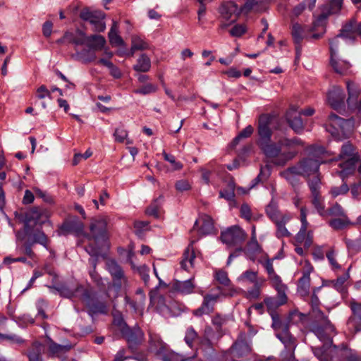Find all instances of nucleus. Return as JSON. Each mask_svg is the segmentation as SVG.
I'll list each match as a JSON object with an SVG mask.
<instances>
[{
  "mask_svg": "<svg viewBox=\"0 0 361 361\" xmlns=\"http://www.w3.org/2000/svg\"><path fill=\"white\" fill-rule=\"evenodd\" d=\"M292 216L290 214H284L282 219L281 218L278 221L274 222L276 226V235L277 238H284L290 236V233L286 228L285 225L288 223Z\"/></svg>",
  "mask_w": 361,
  "mask_h": 361,
  "instance_id": "obj_33",
  "label": "nucleus"
},
{
  "mask_svg": "<svg viewBox=\"0 0 361 361\" xmlns=\"http://www.w3.org/2000/svg\"><path fill=\"white\" fill-rule=\"evenodd\" d=\"M346 87L348 93L347 103L351 109H358L361 101H358V97L361 92L359 85L354 82L348 81Z\"/></svg>",
  "mask_w": 361,
  "mask_h": 361,
  "instance_id": "obj_21",
  "label": "nucleus"
},
{
  "mask_svg": "<svg viewBox=\"0 0 361 361\" xmlns=\"http://www.w3.org/2000/svg\"><path fill=\"white\" fill-rule=\"evenodd\" d=\"M109 39L113 47H123L125 44L123 40L118 35V25L116 21H113L109 32Z\"/></svg>",
  "mask_w": 361,
  "mask_h": 361,
  "instance_id": "obj_36",
  "label": "nucleus"
},
{
  "mask_svg": "<svg viewBox=\"0 0 361 361\" xmlns=\"http://www.w3.org/2000/svg\"><path fill=\"white\" fill-rule=\"evenodd\" d=\"M319 289V288H314V290L313 291V295L312 297V307L313 313H314L315 314L317 313L322 314V319L323 320L324 326H321L318 324L314 325L312 326V331L314 334V332L313 331L314 329L317 326H319L323 329V334L325 335V334L326 332V326H328V323L330 324L333 327H334V326L330 323V322L325 317H324L323 314L317 308V305L319 303V299H318L317 296L316 295L315 293H316V290H318Z\"/></svg>",
  "mask_w": 361,
  "mask_h": 361,
  "instance_id": "obj_34",
  "label": "nucleus"
},
{
  "mask_svg": "<svg viewBox=\"0 0 361 361\" xmlns=\"http://www.w3.org/2000/svg\"><path fill=\"white\" fill-rule=\"evenodd\" d=\"M219 196L221 198H224L227 200H231L235 196L234 183H229L226 189L220 191Z\"/></svg>",
  "mask_w": 361,
  "mask_h": 361,
  "instance_id": "obj_51",
  "label": "nucleus"
},
{
  "mask_svg": "<svg viewBox=\"0 0 361 361\" xmlns=\"http://www.w3.org/2000/svg\"><path fill=\"white\" fill-rule=\"evenodd\" d=\"M276 290L277 291L276 299L273 298H267L264 300L269 310H273L274 309L284 305L287 302V296L286 293L287 290V286H281L280 288H276Z\"/></svg>",
  "mask_w": 361,
  "mask_h": 361,
  "instance_id": "obj_23",
  "label": "nucleus"
},
{
  "mask_svg": "<svg viewBox=\"0 0 361 361\" xmlns=\"http://www.w3.org/2000/svg\"><path fill=\"white\" fill-rule=\"evenodd\" d=\"M130 264H131L132 268L135 270H137L139 272V274L142 276L143 280L145 282H147L149 279V276L148 274L149 268L146 265H142V266L137 267H135V265L134 264V263L133 262H131Z\"/></svg>",
  "mask_w": 361,
  "mask_h": 361,
  "instance_id": "obj_63",
  "label": "nucleus"
},
{
  "mask_svg": "<svg viewBox=\"0 0 361 361\" xmlns=\"http://www.w3.org/2000/svg\"><path fill=\"white\" fill-rule=\"evenodd\" d=\"M233 357H242L247 355L251 352L250 342L246 338L245 334H240L232 346Z\"/></svg>",
  "mask_w": 361,
  "mask_h": 361,
  "instance_id": "obj_18",
  "label": "nucleus"
},
{
  "mask_svg": "<svg viewBox=\"0 0 361 361\" xmlns=\"http://www.w3.org/2000/svg\"><path fill=\"white\" fill-rule=\"evenodd\" d=\"M217 293H209L204 295L203 301L201 306L194 310L193 314L197 317H201L204 314H209L214 310V305L221 300L222 297H225L226 294L223 293L221 287L216 288Z\"/></svg>",
  "mask_w": 361,
  "mask_h": 361,
  "instance_id": "obj_10",
  "label": "nucleus"
},
{
  "mask_svg": "<svg viewBox=\"0 0 361 361\" xmlns=\"http://www.w3.org/2000/svg\"><path fill=\"white\" fill-rule=\"evenodd\" d=\"M326 258L334 270H339L341 269V265L336 261V253L334 250H329L326 253Z\"/></svg>",
  "mask_w": 361,
  "mask_h": 361,
  "instance_id": "obj_56",
  "label": "nucleus"
},
{
  "mask_svg": "<svg viewBox=\"0 0 361 361\" xmlns=\"http://www.w3.org/2000/svg\"><path fill=\"white\" fill-rule=\"evenodd\" d=\"M346 245L350 251L355 252H359L361 250V238L355 240H346Z\"/></svg>",
  "mask_w": 361,
  "mask_h": 361,
  "instance_id": "obj_62",
  "label": "nucleus"
},
{
  "mask_svg": "<svg viewBox=\"0 0 361 361\" xmlns=\"http://www.w3.org/2000/svg\"><path fill=\"white\" fill-rule=\"evenodd\" d=\"M237 281L242 285L253 284V287L244 292V295L247 299L254 300L259 298L266 280L263 277H259L257 271L246 270L237 278Z\"/></svg>",
  "mask_w": 361,
  "mask_h": 361,
  "instance_id": "obj_4",
  "label": "nucleus"
},
{
  "mask_svg": "<svg viewBox=\"0 0 361 361\" xmlns=\"http://www.w3.org/2000/svg\"><path fill=\"white\" fill-rule=\"evenodd\" d=\"M315 336L323 343L322 347L312 348L313 353L320 361H361L355 354L345 345L337 347L332 345L331 337L334 327L328 323L326 334L319 326L314 329Z\"/></svg>",
  "mask_w": 361,
  "mask_h": 361,
  "instance_id": "obj_2",
  "label": "nucleus"
},
{
  "mask_svg": "<svg viewBox=\"0 0 361 361\" xmlns=\"http://www.w3.org/2000/svg\"><path fill=\"white\" fill-rule=\"evenodd\" d=\"M83 231V224L75 220L71 221H67L64 223L61 228L60 233L65 235L68 233H75L76 234H79Z\"/></svg>",
  "mask_w": 361,
  "mask_h": 361,
  "instance_id": "obj_35",
  "label": "nucleus"
},
{
  "mask_svg": "<svg viewBox=\"0 0 361 361\" xmlns=\"http://www.w3.org/2000/svg\"><path fill=\"white\" fill-rule=\"evenodd\" d=\"M266 212L273 222L278 221L281 218L282 219L285 214L279 212L276 204L273 201L267 207Z\"/></svg>",
  "mask_w": 361,
  "mask_h": 361,
  "instance_id": "obj_42",
  "label": "nucleus"
},
{
  "mask_svg": "<svg viewBox=\"0 0 361 361\" xmlns=\"http://www.w3.org/2000/svg\"><path fill=\"white\" fill-rule=\"evenodd\" d=\"M202 177L204 181L207 183H209L210 176L213 173H216L218 171L216 169V162L214 161L209 162L205 168L201 169Z\"/></svg>",
  "mask_w": 361,
  "mask_h": 361,
  "instance_id": "obj_44",
  "label": "nucleus"
},
{
  "mask_svg": "<svg viewBox=\"0 0 361 361\" xmlns=\"http://www.w3.org/2000/svg\"><path fill=\"white\" fill-rule=\"evenodd\" d=\"M193 279L194 277L183 281H177L173 284L175 290L185 295L193 293L195 288V285L192 282Z\"/></svg>",
  "mask_w": 361,
  "mask_h": 361,
  "instance_id": "obj_38",
  "label": "nucleus"
},
{
  "mask_svg": "<svg viewBox=\"0 0 361 361\" xmlns=\"http://www.w3.org/2000/svg\"><path fill=\"white\" fill-rule=\"evenodd\" d=\"M161 200H154L147 209L146 213L149 216L159 218L160 216Z\"/></svg>",
  "mask_w": 361,
  "mask_h": 361,
  "instance_id": "obj_46",
  "label": "nucleus"
},
{
  "mask_svg": "<svg viewBox=\"0 0 361 361\" xmlns=\"http://www.w3.org/2000/svg\"><path fill=\"white\" fill-rule=\"evenodd\" d=\"M297 114L296 109H291L287 113L286 118L291 128L299 133L302 131L304 126L301 118Z\"/></svg>",
  "mask_w": 361,
  "mask_h": 361,
  "instance_id": "obj_32",
  "label": "nucleus"
},
{
  "mask_svg": "<svg viewBox=\"0 0 361 361\" xmlns=\"http://www.w3.org/2000/svg\"><path fill=\"white\" fill-rule=\"evenodd\" d=\"M158 354L161 357L164 361H191L195 355L191 357H184L183 355L177 354L174 352H169L166 345H162L158 350Z\"/></svg>",
  "mask_w": 361,
  "mask_h": 361,
  "instance_id": "obj_30",
  "label": "nucleus"
},
{
  "mask_svg": "<svg viewBox=\"0 0 361 361\" xmlns=\"http://www.w3.org/2000/svg\"><path fill=\"white\" fill-rule=\"evenodd\" d=\"M44 349L43 344L38 341L34 342L27 352L29 361H44L42 358Z\"/></svg>",
  "mask_w": 361,
  "mask_h": 361,
  "instance_id": "obj_31",
  "label": "nucleus"
},
{
  "mask_svg": "<svg viewBox=\"0 0 361 361\" xmlns=\"http://www.w3.org/2000/svg\"><path fill=\"white\" fill-rule=\"evenodd\" d=\"M327 153L323 147H318L314 149L311 156L304 159L295 165L298 169L307 171V173L300 174L302 176L310 177L317 173L319 171V165L328 161L325 159V154Z\"/></svg>",
  "mask_w": 361,
  "mask_h": 361,
  "instance_id": "obj_7",
  "label": "nucleus"
},
{
  "mask_svg": "<svg viewBox=\"0 0 361 361\" xmlns=\"http://www.w3.org/2000/svg\"><path fill=\"white\" fill-rule=\"evenodd\" d=\"M357 35L361 37V23L357 26L355 20H351L346 23L343 27L341 33L338 35V36H341L345 43L353 42Z\"/></svg>",
  "mask_w": 361,
  "mask_h": 361,
  "instance_id": "obj_15",
  "label": "nucleus"
},
{
  "mask_svg": "<svg viewBox=\"0 0 361 361\" xmlns=\"http://www.w3.org/2000/svg\"><path fill=\"white\" fill-rule=\"evenodd\" d=\"M80 17L83 20L89 22L94 32H101L106 29V24L104 21V15L102 12L91 11L85 8L80 12Z\"/></svg>",
  "mask_w": 361,
  "mask_h": 361,
  "instance_id": "obj_12",
  "label": "nucleus"
},
{
  "mask_svg": "<svg viewBox=\"0 0 361 361\" xmlns=\"http://www.w3.org/2000/svg\"><path fill=\"white\" fill-rule=\"evenodd\" d=\"M82 300L85 303V305L89 307L90 312L92 314H105L106 312V307L104 303H94L92 302L91 300H89L87 293L82 295Z\"/></svg>",
  "mask_w": 361,
  "mask_h": 361,
  "instance_id": "obj_39",
  "label": "nucleus"
},
{
  "mask_svg": "<svg viewBox=\"0 0 361 361\" xmlns=\"http://www.w3.org/2000/svg\"><path fill=\"white\" fill-rule=\"evenodd\" d=\"M0 341H7L11 343H22L23 340L17 335L15 334H0Z\"/></svg>",
  "mask_w": 361,
  "mask_h": 361,
  "instance_id": "obj_61",
  "label": "nucleus"
},
{
  "mask_svg": "<svg viewBox=\"0 0 361 361\" xmlns=\"http://www.w3.org/2000/svg\"><path fill=\"white\" fill-rule=\"evenodd\" d=\"M350 224L349 219L347 216H338L330 221L329 225L334 229H342Z\"/></svg>",
  "mask_w": 361,
  "mask_h": 361,
  "instance_id": "obj_45",
  "label": "nucleus"
},
{
  "mask_svg": "<svg viewBox=\"0 0 361 361\" xmlns=\"http://www.w3.org/2000/svg\"><path fill=\"white\" fill-rule=\"evenodd\" d=\"M313 267L308 261L304 262L302 276L299 279L298 292L302 295H307L310 288V274Z\"/></svg>",
  "mask_w": 361,
  "mask_h": 361,
  "instance_id": "obj_17",
  "label": "nucleus"
},
{
  "mask_svg": "<svg viewBox=\"0 0 361 361\" xmlns=\"http://www.w3.org/2000/svg\"><path fill=\"white\" fill-rule=\"evenodd\" d=\"M54 288L61 296L68 298H73L78 295V293L83 291V288L82 286H78L74 290L66 286H61Z\"/></svg>",
  "mask_w": 361,
  "mask_h": 361,
  "instance_id": "obj_43",
  "label": "nucleus"
},
{
  "mask_svg": "<svg viewBox=\"0 0 361 361\" xmlns=\"http://www.w3.org/2000/svg\"><path fill=\"white\" fill-rule=\"evenodd\" d=\"M246 234L240 227L235 226L223 231L221 235V240L223 243L228 246L235 245L245 239Z\"/></svg>",
  "mask_w": 361,
  "mask_h": 361,
  "instance_id": "obj_13",
  "label": "nucleus"
},
{
  "mask_svg": "<svg viewBox=\"0 0 361 361\" xmlns=\"http://www.w3.org/2000/svg\"><path fill=\"white\" fill-rule=\"evenodd\" d=\"M343 0H331L328 4V12L326 13L323 12L320 15V18L324 20L327 18L329 14L337 13L341 8Z\"/></svg>",
  "mask_w": 361,
  "mask_h": 361,
  "instance_id": "obj_41",
  "label": "nucleus"
},
{
  "mask_svg": "<svg viewBox=\"0 0 361 361\" xmlns=\"http://www.w3.org/2000/svg\"><path fill=\"white\" fill-rule=\"evenodd\" d=\"M292 35L295 42L299 44L304 37L302 27L299 24L293 25Z\"/></svg>",
  "mask_w": 361,
  "mask_h": 361,
  "instance_id": "obj_53",
  "label": "nucleus"
},
{
  "mask_svg": "<svg viewBox=\"0 0 361 361\" xmlns=\"http://www.w3.org/2000/svg\"><path fill=\"white\" fill-rule=\"evenodd\" d=\"M221 14L226 20H231L233 22L236 20L238 16L240 14L241 11V8H240L233 1H228L224 3L221 7Z\"/></svg>",
  "mask_w": 361,
  "mask_h": 361,
  "instance_id": "obj_24",
  "label": "nucleus"
},
{
  "mask_svg": "<svg viewBox=\"0 0 361 361\" xmlns=\"http://www.w3.org/2000/svg\"><path fill=\"white\" fill-rule=\"evenodd\" d=\"M344 42L341 36H336L330 41L331 51V66L334 71L341 75H346L350 73V64L346 61H343L338 56V47Z\"/></svg>",
  "mask_w": 361,
  "mask_h": 361,
  "instance_id": "obj_8",
  "label": "nucleus"
},
{
  "mask_svg": "<svg viewBox=\"0 0 361 361\" xmlns=\"http://www.w3.org/2000/svg\"><path fill=\"white\" fill-rule=\"evenodd\" d=\"M107 219L99 216L94 219L90 224V238L95 245H90L86 251L91 256H98L103 248L108 247Z\"/></svg>",
  "mask_w": 361,
  "mask_h": 361,
  "instance_id": "obj_3",
  "label": "nucleus"
},
{
  "mask_svg": "<svg viewBox=\"0 0 361 361\" xmlns=\"http://www.w3.org/2000/svg\"><path fill=\"white\" fill-rule=\"evenodd\" d=\"M137 294L140 296V301L138 302L131 300L128 297L125 298L126 303L129 305L133 311L142 315L145 300V295L141 290L137 291Z\"/></svg>",
  "mask_w": 361,
  "mask_h": 361,
  "instance_id": "obj_37",
  "label": "nucleus"
},
{
  "mask_svg": "<svg viewBox=\"0 0 361 361\" xmlns=\"http://www.w3.org/2000/svg\"><path fill=\"white\" fill-rule=\"evenodd\" d=\"M193 243L194 241H192L185 250L180 263L181 268L189 272L195 268L196 264V255L192 247Z\"/></svg>",
  "mask_w": 361,
  "mask_h": 361,
  "instance_id": "obj_22",
  "label": "nucleus"
},
{
  "mask_svg": "<svg viewBox=\"0 0 361 361\" xmlns=\"http://www.w3.org/2000/svg\"><path fill=\"white\" fill-rule=\"evenodd\" d=\"M258 139L257 144L263 154L268 158L275 159L276 165L283 166L292 159L297 152L294 147L302 145V141L298 138L288 139L286 137L271 140L270 118L265 115L259 117L258 123Z\"/></svg>",
  "mask_w": 361,
  "mask_h": 361,
  "instance_id": "obj_1",
  "label": "nucleus"
},
{
  "mask_svg": "<svg viewBox=\"0 0 361 361\" xmlns=\"http://www.w3.org/2000/svg\"><path fill=\"white\" fill-rule=\"evenodd\" d=\"M307 171L304 169H300L296 167V166H293L287 169L286 170L282 171L281 175L283 178H284L288 183H290L292 185H295L298 180L299 176H302L300 173H305Z\"/></svg>",
  "mask_w": 361,
  "mask_h": 361,
  "instance_id": "obj_29",
  "label": "nucleus"
},
{
  "mask_svg": "<svg viewBox=\"0 0 361 361\" xmlns=\"http://www.w3.org/2000/svg\"><path fill=\"white\" fill-rule=\"evenodd\" d=\"M175 188L180 192L188 191L191 189V183L187 179H180L176 182Z\"/></svg>",
  "mask_w": 361,
  "mask_h": 361,
  "instance_id": "obj_55",
  "label": "nucleus"
},
{
  "mask_svg": "<svg viewBox=\"0 0 361 361\" xmlns=\"http://www.w3.org/2000/svg\"><path fill=\"white\" fill-rule=\"evenodd\" d=\"M184 306L176 302H171L166 306L167 311L170 316H178L183 311Z\"/></svg>",
  "mask_w": 361,
  "mask_h": 361,
  "instance_id": "obj_50",
  "label": "nucleus"
},
{
  "mask_svg": "<svg viewBox=\"0 0 361 361\" xmlns=\"http://www.w3.org/2000/svg\"><path fill=\"white\" fill-rule=\"evenodd\" d=\"M276 336L283 343L286 351L290 354V359H293L297 344L295 338L290 334L288 328L283 327L281 332L278 333Z\"/></svg>",
  "mask_w": 361,
  "mask_h": 361,
  "instance_id": "obj_20",
  "label": "nucleus"
},
{
  "mask_svg": "<svg viewBox=\"0 0 361 361\" xmlns=\"http://www.w3.org/2000/svg\"><path fill=\"white\" fill-rule=\"evenodd\" d=\"M312 176L313 178L312 179H309L308 184L311 190L312 195H315L319 192V188L321 185V180L318 172L317 173L313 174Z\"/></svg>",
  "mask_w": 361,
  "mask_h": 361,
  "instance_id": "obj_47",
  "label": "nucleus"
},
{
  "mask_svg": "<svg viewBox=\"0 0 361 361\" xmlns=\"http://www.w3.org/2000/svg\"><path fill=\"white\" fill-rule=\"evenodd\" d=\"M163 156L164 159L171 164L173 170H180L183 168V164L180 161H176L173 155L164 152Z\"/></svg>",
  "mask_w": 361,
  "mask_h": 361,
  "instance_id": "obj_54",
  "label": "nucleus"
},
{
  "mask_svg": "<svg viewBox=\"0 0 361 361\" xmlns=\"http://www.w3.org/2000/svg\"><path fill=\"white\" fill-rule=\"evenodd\" d=\"M114 136L115 137V140L118 142H123L124 140L127 138L128 133L126 130L122 128L116 129Z\"/></svg>",
  "mask_w": 361,
  "mask_h": 361,
  "instance_id": "obj_64",
  "label": "nucleus"
},
{
  "mask_svg": "<svg viewBox=\"0 0 361 361\" xmlns=\"http://www.w3.org/2000/svg\"><path fill=\"white\" fill-rule=\"evenodd\" d=\"M313 200H312V204L317 210V212L319 213L320 215L323 216L325 214L324 211V206L322 204L321 197L319 195V192L315 195H312Z\"/></svg>",
  "mask_w": 361,
  "mask_h": 361,
  "instance_id": "obj_60",
  "label": "nucleus"
},
{
  "mask_svg": "<svg viewBox=\"0 0 361 361\" xmlns=\"http://www.w3.org/2000/svg\"><path fill=\"white\" fill-rule=\"evenodd\" d=\"M148 48L147 43L139 37L134 36L132 38L131 51L144 50Z\"/></svg>",
  "mask_w": 361,
  "mask_h": 361,
  "instance_id": "obj_49",
  "label": "nucleus"
},
{
  "mask_svg": "<svg viewBox=\"0 0 361 361\" xmlns=\"http://www.w3.org/2000/svg\"><path fill=\"white\" fill-rule=\"evenodd\" d=\"M108 271L113 278L114 286L118 290L127 284V279L121 267L114 259H108L106 262Z\"/></svg>",
  "mask_w": 361,
  "mask_h": 361,
  "instance_id": "obj_14",
  "label": "nucleus"
},
{
  "mask_svg": "<svg viewBox=\"0 0 361 361\" xmlns=\"http://www.w3.org/2000/svg\"><path fill=\"white\" fill-rule=\"evenodd\" d=\"M247 31V27L244 24H237L230 30V34L236 37H241Z\"/></svg>",
  "mask_w": 361,
  "mask_h": 361,
  "instance_id": "obj_59",
  "label": "nucleus"
},
{
  "mask_svg": "<svg viewBox=\"0 0 361 361\" xmlns=\"http://www.w3.org/2000/svg\"><path fill=\"white\" fill-rule=\"evenodd\" d=\"M121 332L123 336L128 341L130 348H133V345L136 344L142 337V333L138 327L131 329L126 326L125 328L121 329Z\"/></svg>",
  "mask_w": 361,
  "mask_h": 361,
  "instance_id": "obj_26",
  "label": "nucleus"
},
{
  "mask_svg": "<svg viewBox=\"0 0 361 361\" xmlns=\"http://www.w3.org/2000/svg\"><path fill=\"white\" fill-rule=\"evenodd\" d=\"M300 221L301 227L295 239L297 243L307 248L312 243V232L307 231L309 223L307 220V211L304 207L300 209Z\"/></svg>",
  "mask_w": 361,
  "mask_h": 361,
  "instance_id": "obj_11",
  "label": "nucleus"
},
{
  "mask_svg": "<svg viewBox=\"0 0 361 361\" xmlns=\"http://www.w3.org/2000/svg\"><path fill=\"white\" fill-rule=\"evenodd\" d=\"M359 159V154L349 142L345 143L341 148V154L336 160L342 161L339 164L341 169L338 171L339 176L343 179L355 171V164Z\"/></svg>",
  "mask_w": 361,
  "mask_h": 361,
  "instance_id": "obj_5",
  "label": "nucleus"
},
{
  "mask_svg": "<svg viewBox=\"0 0 361 361\" xmlns=\"http://www.w3.org/2000/svg\"><path fill=\"white\" fill-rule=\"evenodd\" d=\"M345 99L344 91L340 87H334L328 93L327 100L329 105L334 109H341Z\"/></svg>",
  "mask_w": 361,
  "mask_h": 361,
  "instance_id": "obj_19",
  "label": "nucleus"
},
{
  "mask_svg": "<svg viewBox=\"0 0 361 361\" xmlns=\"http://www.w3.org/2000/svg\"><path fill=\"white\" fill-rule=\"evenodd\" d=\"M151 61L146 54H142L134 66V70L138 72H147L150 69Z\"/></svg>",
  "mask_w": 361,
  "mask_h": 361,
  "instance_id": "obj_40",
  "label": "nucleus"
},
{
  "mask_svg": "<svg viewBox=\"0 0 361 361\" xmlns=\"http://www.w3.org/2000/svg\"><path fill=\"white\" fill-rule=\"evenodd\" d=\"M106 44L105 38L99 35H92L87 36L86 45L90 48V51L84 50L79 55L84 62H91L96 59L95 51L102 50Z\"/></svg>",
  "mask_w": 361,
  "mask_h": 361,
  "instance_id": "obj_9",
  "label": "nucleus"
},
{
  "mask_svg": "<svg viewBox=\"0 0 361 361\" xmlns=\"http://www.w3.org/2000/svg\"><path fill=\"white\" fill-rule=\"evenodd\" d=\"M253 131H254L253 128L251 126H247L233 140V143H232L233 145H236L240 139L250 137L252 134Z\"/></svg>",
  "mask_w": 361,
  "mask_h": 361,
  "instance_id": "obj_57",
  "label": "nucleus"
},
{
  "mask_svg": "<svg viewBox=\"0 0 361 361\" xmlns=\"http://www.w3.org/2000/svg\"><path fill=\"white\" fill-rule=\"evenodd\" d=\"M87 36L82 30H77L75 32H66L61 41L68 42L75 45L86 44Z\"/></svg>",
  "mask_w": 361,
  "mask_h": 361,
  "instance_id": "obj_27",
  "label": "nucleus"
},
{
  "mask_svg": "<svg viewBox=\"0 0 361 361\" xmlns=\"http://www.w3.org/2000/svg\"><path fill=\"white\" fill-rule=\"evenodd\" d=\"M350 307L353 314L348 320V325L359 331L361 330V304L353 302Z\"/></svg>",
  "mask_w": 361,
  "mask_h": 361,
  "instance_id": "obj_28",
  "label": "nucleus"
},
{
  "mask_svg": "<svg viewBox=\"0 0 361 361\" xmlns=\"http://www.w3.org/2000/svg\"><path fill=\"white\" fill-rule=\"evenodd\" d=\"M353 119L345 120L336 114H331L329 117L327 131L334 137L341 139L348 137L355 128Z\"/></svg>",
  "mask_w": 361,
  "mask_h": 361,
  "instance_id": "obj_6",
  "label": "nucleus"
},
{
  "mask_svg": "<svg viewBox=\"0 0 361 361\" xmlns=\"http://www.w3.org/2000/svg\"><path fill=\"white\" fill-rule=\"evenodd\" d=\"M200 235H211L214 233L213 219L207 214H201L195 221L194 228Z\"/></svg>",
  "mask_w": 361,
  "mask_h": 361,
  "instance_id": "obj_16",
  "label": "nucleus"
},
{
  "mask_svg": "<svg viewBox=\"0 0 361 361\" xmlns=\"http://www.w3.org/2000/svg\"><path fill=\"white\" fill-rule=\"evenodd\" d=\"M214 276L216 281L223 286H228L231 284V281L228 277V274L224 270L216 271Z\"/></svg>",
  "mask_w": 361,
  "mask_h": 361,
  "instance_id": "obj_52",
  "label": "nucleus"
},
{
  "mask_svg": "<svg viewBox=\"0 0 361 361\" xmlns=\"http://www.w3.org/2000/svg\"><path fill=\"white\" fill-rule=\"evenodd\" d=\"M157 87L152 83H147L133 91L135 94L147 95L157 91Z\"/></svg>",
  "mask_w": 361,
  "mask_h": 361,
  "instance_id": "obj_48",
  "label": "nucleus"
},
{
  "mask_svg": "<svg viewBox=\"0 0 361 361\" xmlns=\"http://www.w3.org/2000/svg\"><path fill=\"white\" fill-rule=\"evenodd\" d=\"M33 243L47 247L48 240L46 235L41 231H37L33 235Z\"/></svg>",
  "mask_w": 361,
  "mask_h": 361,
  "instance_id": "obj_58",
  "label": "nucleus"
},
{
  "mask_svg": "<svg viewBox=\"0 0 361 361\" xmlns=\"http://www.w3.org/2000/svg\"><path fill=\"white\" fill-rule=\"evenodd\" d=\"M71 345H59L48 337V348L51 357H56L63 361L64 355L71 349Z\"/></svg>",
  "mask_w": 361,
  "mask_h": 361,
  "instance_id": "obj_25",
  "label": "nucleus"
}]
</instances>
